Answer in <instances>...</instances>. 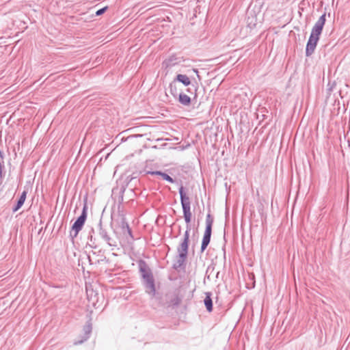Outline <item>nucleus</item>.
<instances>
[{
  "instance_id": "1",
  "label": "nucleus",
  "mask_w": 350,
  "mask_h": 350,
  "mask_svg": "<svg viewBox=\"0 0 350 350\" xmlns=\"http://www.w3.org/2000/svg\"><path fill=\"white\" fill-rule=\"evenodd\" d=\"M179 194L180 197V203L183 208V217L187 224V226L183 238L177 247L178 255L176 256V260L173 265V268L176 270H178L180 268H184L187 259L190 237L189 233L191 231V226L189 224L191 220L190 199L185 193L183 186H180L179 188Z\"/></svg>"
},
{
  "instance_id": "2",
  "label": "nucleus",
  "mask_w": 350,
  "mask_h": 350,
  "mask_svg": "<svg viewBox=\"0 0 350 350\" xmlns=\"http://www.w3.org/2000/svg\"><path fill=\"white\" fill-rule=\"evenodd\" d=\"M139 269L143 279V283L146 288V293L150 295L151 297H154L156 294V288L154 278L150 269L143 260L139 261Z\"/></svg>"
},
{
  "instance_id": "3",
  "label": "nucleus",
  "mask_w": 350,
  "mask_h": 350,
  "mask_svg": "<svg viewBox=\"0 0 350 350\" xmlns=\"http://www.w3.org/2000/svg\"><path fill=\"white\" fill-rule=\"evenodd\" d=\"M87 215L88 205L86 203H85L81 215L77 219V220L72 226L71 231L70 232V236L72 240L77 237L79 232L83 228V226H84L87 219Z\"/></svg>"
},
{
  "instance_id": "4",
  "label": "nucleus",
  "mask_w": 350,
  "mask_h": 350,
  "mask_svg": "<svg viewBox=\"0 0 350 350\" xmlns=\"http://www.w3.org/2000/svg\"><path fill=\"white\" fill-rule=\"evenodd\" d=\"M319 39L320 35L312 32L310 33L306 47V55L307 57H310L314 53Z\"/></svg>"
},
{
  "instance_id": "5",
  "label": "nucleus",
  "mask_w": 350,
  "mask_h": 350,
  "mask_svg": "<svg viewBox=\"0 0 350 350\" xmlns=\"http://www.w3.org/2000/svg\"><path fill=\"white\" fill-rule=\"evenodd\" d=\"M98 234L100 237L111 247H116V241H114L108 234L107 228L102 224V220L100 219L98 224Z\"/></svg>"
},
{
  "instance_id": "6",
  "label": "nucleus",
  "mask_w": 350,
  "mask_h": 350,
  "mask_svg": "<svg viewBox=\"0 0 350 350\" xmlns=\"http://www.w3.org/2000/svg\"><path fill=\"white\" fill-rule=\"evenodd\" d=\"M92 323H91L90 321H87L85 325L83 326V335L82 336H81V338L80 340H79L75 341L74 344L76 345H81L83 342L88 340V339L90 336V334L92 332Z\"/></svg>"
},
{
  "instance_id": "7",
  "label": "nucleus",
  "mask_w": 350,
  "mask_h": 350,
  "mask_svg": "<svg viewBox=\"0 0 350 350\" xmlns=\"http://www.w3.org/2000/svg\"><path fill=\"white\" fill-rule=\"evenodd\" d=\"M326 21V12H325L318 19L313 26L311 32L320 35L323 31V27Z\"/></svg>"
},
{
  "instance_id": "8",
  "label": "nucleus",
  "mask_w": 350,
  "mask_h": 350,
  "mask_svg": "<svg viewBox=\"0 0 350 350\" xmlns=\"http://www.w3.org/2000/svg\"><path fill=\"white\" fill-rule=\"evenodd\" d=\"M212 230H205L201 244V252L202 253L211 241Z\"/></svg>"
},
{
  "instance_id": "9",
  "label": "nucleus",
  "mask_w": 350,
  "mask_h": 350,
  "mask_svg": "<svg viewBox=\"0 0 350 350\" xmlns=\"http://www.w3.org/2000/svg\"><path fill=\"white\" fill-rule=\"evenodd\" d=\"M175 82H179L183 83L185 86H189L191 85V81L188 76L186 75L178 74L176 75V78L174 79Z\"/></svg>"
},
{
  "instance_id": "10",
  "label": "nucleus",
  "mask_w": 350,
  "mask_h": 350,
  "mask_svg": "<svg viewBox=\"0 0 350 350\" xmlns=\"http://www.w3.org/2000/svg\"><path fill=\"white\" fill-rule=\"evenodd\" d=\"M27 191H23L22 192L20 198L17 200L16 204L12 208V211L14 213H15L18 210H19L21 208V206L23 205V204L25 201L26 197H27Z\"/></svg>"
},
{
  "instance_id": "11",
  "label": "nucleus",
  "mask_w": 350,
  "mask_h": 350,
  "mask_svg": "<svg viewBox=\"0 0 350 350\" xmlns=\"http://www.w3.org/2000/svg\"><path fill=\"white\" fill-rule=\"evenodd\" d=\"M247 25L250 29H254L257 25V18L256 15L250 13L247 18Z\"/></svg>"
},
{
  "instance_id": "12",
  "label": "nucleus",
  "mask_w": 350,
  "mask_h": 350,
  "mask_svg": "<svg viewBox=\"0 0 350 350\" xmlns=\"http://www.w3.org/2000/svg\"><path fill=\"white\" fill-rule=\"evenodd\" d=\"M178 102L184 106H189L191 103V98L184 93H180L178 95Z\"/></svg>"
},
{
  "instance_id": "13",
  "label": "nucleus",
  "mask_w": 350,
  "mask_h": 350,
  "mask_svg": "<svg viewBox=\"0 0 350 350\" xmlns=\"http://www.w3.org/2000/svg\"><path fill=\"white\" fill-rule=\"evenodd\" d=\"M204 303L208 312L213 310V301L211 299V293H206V297L204 299Z\"/></svg>"
},
{
  "instance_id": "14",
  "label": "nucleus",
  "mask_w": 350,
  "mask_h": 350,
  "mask_svg": "<svg viewBox=\"0 0 350 350\" xmlns=\"http://www.w3.org/2000/svg\"><path fill=\"white\" fill-rule=\"evenodd\" d=\"M120 226L122 228L123 234H125V230L129 227L128 222L126 221V218L124 215H121Z\"/></svg>"
},
{
  "instance_id": "15",
  "label": "nucleus",
  "mask_w": 350,
  "mask_h": 350,
  "mask_svg": "<svg viewBox=\"0 0 350 350\" xmlns=\"http://www.w3.org/2000/svg\"><path fill=\"white\" fill-rule=\"evenodd\" d=\"M180 62V60L179 58L175 57V56H171L167 60V66H172L177 64H179Z\"/></svg>"
},
{
  "instance_id": "16",
  "label": "nucleus",
  "mask_w": 350,
  "mask_h": 350,
  "mask_svg": "<svg viewBox=\"0 0 350 350\" xmlns=\"http://www.w3.org/2000/svg\"><path fill=\"white\" fill-rule=\"evenodd\" d=\"M213 223V219L210 214L206 215V228L205 230H212V226Z\"/></svg>"
},
{
  "instance_id": "17",
  "label": "nucleus",
  "mask_w": 350,
  "mask_h": 350,
  "mask_svg": "<svg viewBox=\"0 0 350 350\" xmlns=\"http://www.w3.org/2000/svg\"><path fill=\"white\" fill-rule=\"evenodd\" d=\"M181 298L176 295L172 299L170 300V304L173 306H178L181 302Z\"/></svg>"
},
{
  "instance_id": "18",
  "label": "nucleus",
  "mask_w": 350,
  "mask_h": 350,
  "mask_svg": "<svg viewBox=\"0 0 350 350\" xmlns=\"http://www.w3.org/2000/svg\"><path fill=\"white\" fill-rule=\"evenodd\" d=\"M169 88H170V93L172 94V96L174 97H176L177 92H176L175 81H173L172 83H170Z\"/></svg>"
},
{
  "instance_id": "19",
  "label": "nucleus",
  "mask_w": 350,
  "mask_h": 350,
  "mask_svg": "<svg viewBox=\"0 0 350 350\" xmlns=\"http://www.w3.org/2000/svg\"><path fill=\"white\" fill-rule=\"evenodd\" d=\"M161 177L165 180L166 181L169 182V183H174V180L168 174H167L166 173H163V174L161 175Z\"/></svg>"
},
{
  "instance_id": "20",
  "label": "nucleus",
  "mask_w": 350,
  "mask_h": 350,
  "mask_svg": "<svg viewBox=\"0 0 350 350\" xmlns=\"http://www.w3.org/2000/svg\"><path fill=\"white\" fill-rule=\"evenodd\" d=\"M107 7H104L103 8H100L99 10H98L96 12V16H100L102 14H103L105 11L107 10Z\"/></svg>"
},
{
  "instance_id": "21",
  "label": "nucleus",
  "mask_w": 350,
  "mask_h": 350,
  "mask_svg": "<svg viewBox=\"0 0 350 350\" xmlns=\"http://www.w3.org/2000/svg\"><path fill=\"white\" fill-rule=\"evenodd\" d=\"M4 168V162H0V178H3V170Z\"/></svg>"
},
{
  "instance_id": "22",
  "label": "nucleus",
  "mask_w": 350,
  "mask_h": 350,
  "mask_svg": "<svg viewBox=\"0 0 350 350\" xmlns=\"http://www.w3.org/2000/svg\"><path fill=\"white\" fill-rule=\"evenodd\" d=\"M148 174H150L152 175H159V176H161L163 174V172H161V171H152V172H148Z\"/></svg>"
},
{
  "instance_id": "23",
  "label": "nucleus",
  "mask_w": 350,
  "mask_h": 350,
  "mask_svg": "<svg viewBox=\"0 0 350 350\" xmlns=\"http://www.w3.org/2000/svg\"><path fill=\"white\" fill-rule=\"evenodd\" d=\"M125 234H128V235L130 237L133 238L132 231H131V229L130 228V227H129L128 228L126 229Z\"/></svg>"
},
{
  "instance_id": "24",
  "label": "nucleus",
  "mask_w": 350,
  "mask_h": 350,
  "mask_svg": "<svg viewBox=\"0 0 350 350\" xmlns=\"http://www.w3.org/2000/svg\"><path fill=\"white\" fill-rule=\"evenodd\" d=\"M187 92H191V89L190 88H187Z\"/></svg>"
},
{
  "instance_id": "25",
  "label": "nucleus",
  "mask_w": 350,
  "mask_h": 350,
  "mask_svg": "<svg viewBox=\"0 0 350 350\" xmlns=\"http://www.w3.org/2000/svg\"><path fill=\"white\" fill-rule=\"evenodd\" d=\"M193 70H194V72H196V73H198V70H197V69H193Z\"/></svg>"
},
{
  "instance_id": "26",
  "label": "nucleus",
  "mask_w": 350,
  "mask_h": 350,
  "mask_svg": "<svg viewBox=\"0 0 350 350\" xmlns=\"http://www.w3.org/2000/svg\"><path fill=\"white\" fill-rule=\"evenodd\" d=\"M2 179L3 178H0V185H1V183H2Z\"/></svg>"
}]
</instances>
